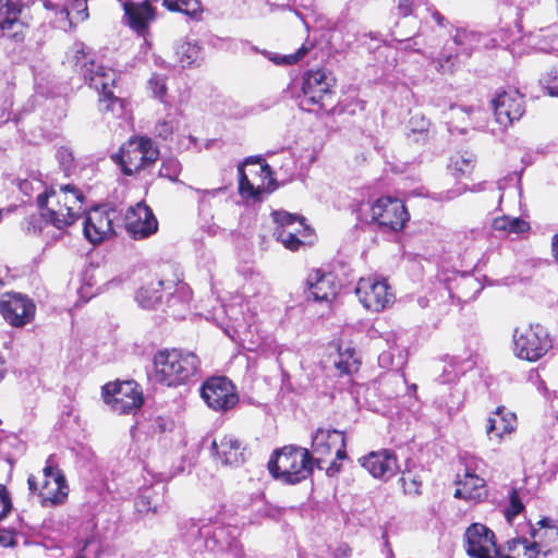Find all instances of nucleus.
Wrapping results in <instances>:
<instances>
[{"mask_svg":"<svg viewBox=\"0 0 558 558\" xmlns=\"http://www.w3.org/2000/svg\"><path fill=\"white\" fill-rule=\"evenodd\" d=\"M43 5L50 14H53L62 4L53 0H43Z\"/></svg>","mask_w":558,"mask_h":558,"instance_id":"0e129e2a","label":"nucleus"},{"mask_svg":"<svg viewBox=\"0 0 558 558\" xmlns=\"http://www.w3.org/2000/svg\"><path fill=\"white\" fill-rule=\"evenodd\" d=\"M355 294L366 310L375 313L384 311L395 301V294L387 282L374 277L361 278Z\"/></svg>","mask_w":558,"mask_h":558,"instance_id":"4468645a","label":"nucleus"},{"mask_svg":"<svg viewBox=\"0 0 558 558\" xmlns=\"http://www.w3.org/2000/svg\"><path fill=\"white\" fill-rule=\"evenodd\" d=\"M508 498L509 505L505 508L504 514L507 521L511 523L524 510V505L517 488L509 490Z\"/></svg>","mask_w":558,"mask_h":558,"instance_id":"79ce46f5","label":"nucleus"},{"mask_svg":"<svg viewBox=\"0 0 558 558\" xmlns=\"http://www.w3.org/2000/svg\"><path fill=\"white\" fill-rule=\"evenodd\" d=\"M539 84L549 96L558 97V65L547 71L541 77Z\"/></svg>","mask_w":558,"mask_h":558,"instance_id":"c03bdc74","label":"nucleus"},{"mask_svg":"<svg viewBox=\"0 0 558 558\" xmlns=\"http://www.w3.org/2000/svg\"><path fill=\"white\" fill-rule=\"evenodd\" d=\"M517 416L507 411L505 407H498L487 418L486 435L490 440L501 441L502 437L515 429Z\"/></svg>","mask_w":558,"mask_h":558,"instance_id":"cd10ccee","label":"nucleus"},{"mask_svg":"<svg viewBox=\"0 0 558 558\" xmlns=\"http://www.w3.org/2000/svg\"><path fill=\"white\" fill-rule=\"evenodd\" d=\"M458 488L454 492V497L470 501H480L485 497V480L478 474L464 473L463 477L456 481Z\"/></svg>","mask_w":558,"mask_h":558,"instance_id":"c756f323","label":"nucleus"},{"mask_svg":"<svg viewBox=\"0 0 558 558\" xmlns=\"http://www.w3.org/2000/svg\"><path fill=\"white\" fill-rule=\"evenodd\" d=\"M178 110H169L166 116L158 120L155 125L156 136L167 141L170 140L180 124Z\"/></svg>","mask_w":558,"mask_h":558,"instance_id":"e433bc0d","label":"nucleus"},{"mask_svg":"<svg viewBox=\"0 0 558 558\" xmlns=\"http://www.w3.org/2000/svg\"><path fill=\"white\" fill-rule=\"evenodd\" d=\"M335 367L340 374L349 375L352 372L357 371L359 360L355 357V350L347 348L345 350L339 349L338 359L333 362Z\"/></svg>","mask_w":558,"mask_h":558,"instance_id":"4c0bfd02","label":"nucleus"},{"mask_svg":"<svg viewBox=\"0 0 558 558\" xmlns=\"http://www.w3.org/2000/svg\"><path fill=\"white\" fill-rule=\"evenodd\" d=\"M181 172V163L177 158H167L162 160L159 169V175L167 178L170 181H178V177Z\"/></svg>","mask_w":558,"mask_h":558,"instance_id":"a18cd8bd","label":"nucleus"},{"mask_svg":"<svg viewBox=\"0 0 558 558\" xmlns=\"http://www.w3.org/2000/svg\"><path fill=\"white\" fill-rule=\"evenodd\" d=\"M464 537L466 553L472 558H495L499 554L494 532L482 523L471 524Z\"/></svg>","mask_w":558,"mask_h":558,"instance_id":"f3484780","label":"nucleus"},{"mask_svg":"<svg viewBox=\"0 0 558 558\" xmlns=\"http://www.w3.org/2000/svg\"><path fill=\"white\" fill-rule=\"evenodd\" d=\"M71 14L74 13L75 17L80 21H84L87 19V0H73L71 2V9H69Z\"/></svg>","mask_w":558,"mask_h":558,"instance_id":"4d7b16f0","label":"nucleus"},{"mask_svg":"<svg viewBox=\"0 0 558 558\" xmlns=\"http://www.w3.org/2000/svg\"><path fill=\"white\" fill-rule=\"evenodd\" d=\"M417 304L420 305L421 308H426L427 306H429V299L427 296H420L417 299Z\"/></svg>","mask_w":558,"mask_h":558,"instance_id":"338daca9","label":"nucleus"},{"mask_svg":"<svg viewBox=\"0 0 558 558\" xmlns=\"http://www.w3.org/2000/svg\"><path fill=\"white\" fill-rule=\"evenodd\" d=\"M162 292L167 293V306L173 308L174 316L187 310L191 300L190 289L182 282L150 280L136 291L135 300L143 308H154L162 299Z\"/></svg>","mask_w":558,"mask_h":558,"instance_id":"0eeeda50","label":"nucleus"},{"mask_svg":"<svg viewBox=\"0 0 558 558\" xmlns=\"http://www.w3.org/2000/svg\"><path fill=\"white\" fill-rule=\"evenodd\" d=\"M177 56L182 68L199 65L203 60L202 48L189 41L178 47Z\"/></svg>","mask_w":558,"mask_h":558,"instance_id":"f704fd0d","label":"nucleus"},{"mask_svg":"<svg viewBox=\"0 0 558 558\" xmlns=\"http://www.w3.org/2000/svg\"><path fill=\"white\" fill-rule=\"evenodd\" d=\"M84 192L74 184H60L59 191L46 187L37 196L41 216L57 229H64L76 221L84 213Z\"/></svg>","mask_w":558,"mask_h":558,"instance_id":"7ed1b4c3","label":"nucleus"},{"mask_svg":"<svg viewBox=\"0 0 558 558\" xmlns=\"http://www.w3.org/2000/svg\"><path fill=\"white\" fill-rule=\"evenodd\" d=\"M308 298L316 302L332 301L341 289V283L332 272H323L319 269L308 274L306 279Z\"/></svg>","mask_w":558,"mask_h":558,"instance_id":"5701e85b","label":"nucleus"},{"mask_svg":"<svg viewBox=\"0 0 558 558\" xmlns=\"http://www.w3.org/2000/svg\"><path fill=\"white\" fill-rule=\"evenodd\" d=\"M197 194L198 207L205 210L211 206V201L219 194L225 192V187H218L213 190H202L191 187Z\"/></svg>","mask_w":558,"mask_h":558,"instance_id":"49530a36","label":"nucleus"},{"mask_svg":"<svg viewBox=\"0 0 558 558\" xmlns=\"http://www.w3.org/2000/svg\"><path fill=\"white\" fill-rule=\"evenodd\" d=\"M429 126V121L426 120L423 116H413L409 121V136L411 134L414 136L413 141L415 142H425L427 137V131Z\"/></svg>","mask_w":558,"mask_h":558,"instance_id":"a19ab883","label":"nucleus"},{"mask_svg":"<svg viewBox=\"0 0 558 558\" xmlns=\"http://www.w3.org/2000/svg\"><path fill=\"white\" fill-rule=\"evenodd\" d=\"M159 157V150L148 137H132L119 151L111 156L125 175H133L153 165Z\"/></svg>","mask_w":558,"mask_h":558,"instance_id":"1a4fd4ad","label":"nucleus"},{"mask_svg":"<svg viewBox=\"0 0 558 558\" xmlns=\"http://www.w3.org/2000/svg\"><path fill=\"white\" fill-rule=\"evenodd\" d=\"M171 423L162 417H157L154 420L151 427L155 432L163 433L169 428Z\"/></svg>","mask_w":558,"mask_h":558,"instance_id":"052dcab7","label":"nucleus"},{"mask_svg":"<svg viewBox=\"0 0 558 558\" xmlns=\"http://www.w3.org/2000/svg\"><path fill=\"white\" fill-rule=\"evenodd\" d=\"M514 354L526 361L535 362L553 347L548 330L541 324L518 327L513 331Z\"/></svg>","mask_w":558,"mask_h":558,"instance_id":"9b49d317","label":"nucleus"},{"mask_svg":"<svg viewBox=\"0 0 558 558\" xmlns=\"http://www.w3.org/2000/svg\"><path fill=\"white\" fill-rule=\"evenodd\" d=\"M468 189L465 186H458L453 190H449L445 193H440L439 194V197L437 199L439 201H451L458 196H460L461 194H463L464 192H466Z\"/></svg>","mask_w":558,"mask_h":558,"instance_id":"bf43d9fd","label":"nucleus"},{"mask_svg":"<svg viewBox=\"0 0 558 558\" xmlns=\"http://www.w3.org/2000/svg\"><path fill=\"white\" fill-rule=\"evenodd\" d=\"M551 251H553L555 260L558 263V232L553 236Z\"/></svg>","mask_w":558,"mask_h":558,"instance_id":"69168bd1","label":"nucleus"},{"mask_svg":"<svg viewBox=\"0 0 558 558\" xmlns=\"http://www.w3.org/2000/svg\"><path fill=\"white\" fill-rule=\"evenodd\" d=\"M84 214L83 233L92 244H100L116 234L114 221L118 219L119 213L114 208L100 205Z\"/></svg>","mask_w":558,"mask_h":558,"instance_id":"ddd939ff","label":"nucleus"},{"mask_svg":"<svg viewBox=\"0 0 558 558\" xmlns=\"http://www.w3.org/2000/svg\"><path fill=\"white\" fill-rule=\"evenodd\" d=\"M73 63L75 70L83 76L85 83L99 94L100 111L121 117L124 112L125 100L116 95L118 74L114 70L96 64L88 58V51L83 43L74 45Z\"/></svg>","mask_w":558,"mask_h":558,"instance_id":"f257e3e1","label":"nucleus"},{"mask_svg":"<svg viewBox=\"0 0 558 558\" xmlns=\"http://www.w3.org/2000/svg\"><path fill=\"white\" fill-rule=\"evenodd\" d=\"M12 509L11 498L4 485L0 484V520Z\"/></svg>","mask_w":558,"mask_h":558,"instance_id":"6e6d98bb","label":"nucleus"},{"mask_svg":"<svg viewBox=\"0 0 558 558\" xmlns=\"http://www.w3.org/2000/svg\"><path fill=\"white\" fill-rule=\"evenodd\" d=\"M23 9L24 3L21 0H0V32L3 36L16 38L22 32Z\"/></svg>","mask_w":558,"mask_h":558,"instance_id":"393cba45","label":"nucleus"},{"mask_svg":"<svg viewBox=\"0 0 558 558\" xmlns=\"http://www.w3.org/2000/svg\"><path fill=\"white\" fill-rule=\"evenodd\" d=\"M361 465L375 478L387 481L399 471L397 456L393 451L383 449L372 451L360 459Z\"/></svg>","mask_w":558,"mask_h":558,"instance_id":"4be33fe9","label":"nucleus"},{"mask_svg":"<svg viewBox=\"0 0 558 558\" xmlns=\"http://www.w3.org/2000/svg\"><path fill=\"white\" fill-rule=\"evenodd\" d=\"M104 401L119 414H130L143 405V395L134 380L108 383L102 387Z\"/></svg>","mask_w":558,"mask_h":558,"instance_id":"f8f14e48","label":"nucleus"},{"mask_svg":"<svg viewBox=\"0 0 558 558\" xmlns=\"http://www.w3.org/2000/svg\"><path fill=\"white\" fill-rule=\"evenodd\" d=\"M308 49L305 46L299 48L294 53L284 54V56H275L270 58L276 64H294L301 59L305 57Z\"/></svg>","mask_w":558,"mask_h":558,"instance_id":"8fccbe9b","label":"nucleus"},{"mask_svg":"<svg viewBox=\"0 0 558 558\" xmlns=\"http://www.w3.org/2000/svg\"><path fill=\"white\" fill-rule=\"evenodd\" d=\"M148 84L154 95L163 101V96L166 95L167 90L165 77L158 74H154L149 78Z\"/></svg>","mask_w":558,"mask_h":558,"instance_id":"603ef678","label":"nucleus"},{"mask_svg":"<svg viewBox=\"0 0 558 558\" xmlns=\"http://www.w3.org/2000/svg\"><path fill=\"white\" fill-rule=\"evenodd\" d=\"M340 460L337 459V457L330 462V464L326 468V474L329 477H332L337 475L341 470V464L339 462Z\"/></svg>","mask_w":558,"mask_h":558,"instance_id":"e2e57ef3","label":"nucleus"},{"mask_svg":"<svg viewBox=\"0 0 558 558\" xmlns=\"http://www.w3.org/2000/svg\"><path fill=\"white\" fill-rule=\"evenodd\" d=\"M444 283L439 282L440 296L447 299L457 298L459 301L468 302L475 299L482 291L483 286L471 274H454L451 278L444 279Z\"/></svg>","mask_w":558,"mask_h":558,"instance_id":"6ab92c4d","label":"nucleus"},{"mask_svg":"<svg viewBox=\"0 0 558 558\" xmlns=\"http://www.w3.org/2000/svg\"><path fill=\"white\" fill-rule=\"evenodd\" d=\"M428 11L430 12L432 19L436 22V24L440 27H446L448 22L446 17L436 9L429 8Z\"/></svg>","mask_w":558,"mask_h":558,"instance_id":"680f3d73","label":"nucleus"},{"mask_svg":"<svg viewBox=\"0 0 558 558\" xmlns=\"http://www.w3.org/2000/svg\"><path fill=\"white\" fill-rule=\"evenodd\" d=\"M335 84L336 78L326 69L305 72L302 76L301 109L308 112L326 109L331 105Z\"/></svg>","mask_w":558,"mask_h":558,"instance_id":"6e6552de","label":"nucleus"},{"mask_svg":"<svg viewBox=\"0 0 558 558\" xmlns=\"http://www.w3.org/2000/svg\"><path fill=\"white\" fill-rule=\"evenodd\" d=\"M32 185V182L27 181V180H24L21 184H20V189L22 192L24 193H28V189L29 186Z\"/></svg>","mask_w":558,"mask_h":558,"instance_id":"774afa93","label":"nucleus"},{"mask_svg":"<svg viewBox=\"0 0 558 558\" xmlns=\"http://www.w3.org/2000/svg\"><path fill=\"white\" fill-rule=\"evenodd\" d=\"M452 39L460 53L469 58L473 49L480 44L481 35L474 31L457 28Z\"/></svg>","mask_w":558,"mask_h":558,"instance_id":"72a5a7b5","label":"nucleus"},{"mask_svg":"<svg viewBox=\"0 0 558 558\" xmlns=\"http://www.w3.org/2000/svg\"><path fill=\"white\" fill-rule=\"evenodd\" d=\"M356 215L360 221L376 225L383 232L402 230L410 218L403 202L390 196L379 197L373 203H361Z\"/></svg>","mask_w":558,"mask_h":558,"instance_id":"39448f33","label":"nucleus"},{"mask_svg":"<svg viewBox=\"0 0 558 558\" xmlns=\"http://www.w3.org/2000/svg\"><path fill=\"white\" fill-rule=\"evenodd\" d=\"M537 527H532V544L546 556L558 546V526L553 519L542 518Z\"/></svg>","mask_w":558,"mask_h":558,"instance_id":"bb28decb","label":"nucleus"},{"mask_svg":"<svg viewBox=\"0 0 558 558\" xmlns=\"http://www.w3.org/2000/svg\"><path fill=\"white\" fill-rule=\"evenodd\" d=\"M201 396L206 404L215 411H228L239 402L234 385L223 376L208 378L202 385Z\"/></svg>","mask_w":558,"mask_h":558,"instance_id":"2eb2a0df","label":"nucleus"},{"mask_svg":"<svg viewBox=\"0 0 558 558\" xmlns=\"http://www.w3.org/2000/svg\"><path fill=\"white\" fill-rule=\"evenodd\" d=\"M458 54L440 52L439 56L434 60L435 68L441 73H452L456 69V60Z\"/></svg>","mask_w":558,"mask_h":558,"instance_id":"de8ad7c7","label":"nucleus"},{"mask_svg":"<svg viewBox=\"0 0 558 558\" xmlns=\"http://www.w3.org/2000/svg\"><path fill=\"white\" fill-rule=\"evenodd\" d=\"M515 550L517 554L512 556L513 558H537L542 554L535 545L527 543L526 539L519 541Z\"/></svg>","mask_w":558,"mask_h":558,"instance_id":"09e8293b","label":"nucleus"},{"mask_svg":"<svg viewBox=\"0 0 558 558\" xmlns=\"http://www.w3.org/2000/svg\"><path fill=\"white\" fill-rule=\"evenodd\" d=\"M71 12L66 5H61L53 14L50 16V23L54 28L62 29L64 32L71 29L72 27V17L70 16Z\"/></svg>","mask_w":558,"mask_h":558,"instance_id":"37998d69","label":"nucleus"},{"mask_svg":"<svg viewBox=\"0 0 558 558\" xmlns=\"http://www.w3.org/2000/svg\"><path fill=\"white\" fill-rule=\"evenodd\" d=\"M465 472L470 474H477V472H482L485 468V462L475 456H466L464 458Z\"/></svg>","mask_w":558,"mask_h":558,"instance_id":"864d4df0","label":"nucleus"},{"mask_svg":"<svg viewBox=\"0 0 558 558\" xmlns=\"http://www.w3.org/2000/svg\"><path fill=\"white\" fill-rule=\"evenodd\" d=\"M274 236L276 240L282 245L290 250V251H298L301 246L305 245L307 243V240L302 239L299 235H295L294 233L290 231H284L282 228H275L274 230ZM311 241H308L310 243Z\"/></svg>","mask_w":558,"mask_h":558,"instance_id":"58836bf2","label":"nucleus"},{"mask_svg":"<svg viewBox=\"0 0 558 558\" xmlns=\"http://www.w3.org/2000/svg\"><path fill=\"white\" fill-rule=\"evenodd\" d=\"M125 229L132 239L143 240L157 232L158 221L146 204L137 203L126 211Z\"/></svg>","mask_w":558,"mask_h":558,"instance_id":"aec40b11","label":"nucleus"},{"mask_svg":"<svg viewBox=\"0 0 558 558\" xmlns=\"http://www.w3.org/2000/svg\"><path fill=\"white\" fill-rule=\"evenodd\" d=\"M270 474L286 484H298L313 472V458L305 448L286 446L275 451L268 462Z\"/></svg>","mask_w":558,"mask_h":558,"instance_id":"423d86ee","label":"nucleus"},{"mask_svg":"<svg viewBox=\"0 0 558 558\" xmlns=\"http://www.w3.org/2000/svg\"><path fill=\"white\" fill-rule=\"evenodd\" d=\"M475 365L476 361L472 354H468L466 356L454 355L449 364V368H445V374L440 381L442 384L450 381L451 378H445L446 375L453 374V377L457 378L473 369Z\"/></svg>","mask_w":558,"mask_h":558,"instance_id":"c9c22d12","label":"nucleus"},{"mask_svg":"<svg viewBox=\"0 0 558 558\" xmlns=\"http://www.w3.org/2000/svg\"><path fill=\"white\" fill-rule=\"evenodd\" d=\"M183 530V541L195 551L206 549L211 553H229L233 558L244 557L239 542L240 529L236 525L189 520Z\"/></svg>","mask_w":558,"mask_h":558,"instance_id":"f03ea898","label":"nucleus"},{"mask_svg":"<svg viewBox=\"0 0 558 558\" xmlns=\"http://www.w3.org/2000/svg\"><path fill=\"white\" fill-rule=\"evenodd\" d=\"M474 167L473 155H458L451 158L450 169L456 178L471 173Z\"/></svg>","mask_w":558,"mask_h":558,"instance_id":"ea45409f","label":"nucleus"},{"mask_svg":"<svg viewBox=\"0 0 558 558\" xmlns=\"http://www.w3.org/2000/svg\"><path fill=\"white\" fill-rule=\"evenodd\" d=\"M312 449L317 456L315 459L317 468L323 469V458L335 452L338 460L348 458L345 450V437L337 429L318 428L312 437Z\"/></svg>","mask_w":558,"mask_h":558,"instance_id":"a211bd4d","label":"nucleus"},{"mask_svg":"<svg viewBox=\"0 0 558 558\" xmlns=\"http://www.w3.org/2000/svg\"><path fill=\"white\" fill-rule=\"evenodd\" d=\"M256 166L258 170H256V174L259 173L260 177L265 179H269V184L272 182L271 177V169L268 165H263L259 162L258 158L248 157L245 159V161L238 167L239 172V193L244 198H251L254 201L260 199V195L265 191L264 183L263 184H255L253 181H251L245 172L246 166Z\"/></svg>","mask_w":558,"mask_h":558,"instance_id":"b1692460","label":"nucleus"},{"mask_svg":"<svg viewBox=\"0 0 558 558\" xmlns=\"http://www.w3.org/2000/svg\"><path fill=\"white\" fill-rule=\"evenodd\" d=\"M492 229L498 232L500 236H507L509 234H523L530 230L527 221L520 217H510L502 215L496 217L492 221Z\"/></svg>","mask_w":558,"mask_h":558,"instance_id":"2f4dec72","label":"nucleus"},{"mask_svg":"<svg viewBox=\"0 0 558 558\" xmlns=\"http://www.w3.org/2000/svg\"><path fill=\"white\" fill-rule=\"evenodd\" d=\"M490 104L495 120L502 129L520 120L525 111L523 96L515 89L497 93Z\"/></svg>","mask_w":558,"mask_h":558,"instance_id":"dca6fc26","label":"nucleus"},{"mask_svg":"<svg viewBox=\"0 0 558 558\" xmlns=\"http://www.w3.org/2000/svg\"><path fill=\"white\" fill-rule=\"evenodd\" d=\"M400 482L402 483V487L405 494L409 495H418L420 488L422 486V481L416 476H407L403 474V476L400 478Z\"/></svg>","mask_w":558,"mask_h":558,"instance_id":"3c124183","label":"nucleus"},{"mask_svg":"<svg viewBox=\"0 0 558 558\" xmlns=\"http://www.w3.org/2000/svg\"><path fill=\"white\" fill-rule=\"evenodd\" d=\"M165 485L157 484L150 488L142 490L135 500V508L140 513L151 512L154 514L163 513L168 509L166 501Z\"/></svg>","mask_w":558,"mask_h":558,"instance_id":"c85d7f7f","label":"nucleus"},{"mask_svg":"<svg viewBox=\"0 0 558 558\" xmlns=\"http://www.w3.org/2000/svg\"><path fill=\"white\" fill-rule=\"evenodd\" d=\"M155 379L167 387L187 384L199 369L198 356L182 349H163L154 355Z\"/></svg>","mask_w":558,"mask_h":558,"instance_id":"20e7f679","label":"nucleus"},{"mask_svg":"<svg viewBox=\"0 0 558 558\" xmlns=\"http://www.w3.org/2000/svg\"><path fill=\"white\" fill-rule=\"evenodd\" d=\"M416 39H417L416 36L408 37V38H404V39L393 38V40H396L399 44L403 45L402 49L418 52L420 48H418V43H417Z\"/></svg>","mask_w":558,"mask_h":558,"instance_id":"13d9d810","label":"nucleus"},{"mask_svg":"<svg viewBox=\"0 0 558 558\" xmlns=\"http://www.w3.org/2000/svg\"><path fill=\"white\" fill-rule=\"evenodd\" d=\"M216 456L226 465L239 466L245 461L246 449L234 435H225L213 441Z\"/></svg>","mask_w":558,"mask_h":558,"instance_id":"a878e982","label":"nucleus"},{"mask_svg":"<svg viewBox=\"0 0 558 558\" xmlns=\"http://www.w3.org/2000/svg\"><path fill=\"white\" fill-rule=\"evenodd\" d=\"M57 159L60 162V166L63 168L64 171H69L73 166V154L70 148L68 147H60L57 150Z\"/></svg>","mask_w":558,"mask_h":558,"instance_id":"5fc2aeb1","label":"nucleus"},{"mask_svg":"<svg viewBox=\"0 0 558 558\" xmlns=\"http://www.w3.org/2000/svg\"><path fill=\"white\" fill-rule=\"evenodd\" d=\"M407 363L405 351L396 343L389 345L378 355V364L381 368L401 371Z\"/></svg>","mask_w":558,"mask_h":558,"instance_id":"473e14b6","label":"nucleus"},{"mask_svg":"<svg viewBox=\"0 0 558 558\" xmlns=\"http://www.w3.org/2000/svg\"><path fill=\"white\" fill-rule=\"evenodd\" d=\"M272 217L277 228H282L284 231H290L295 235L310 241L308 238L312 236V229L305 223V219L303 217L295 216L283 210L275 211Z\"/></svg>","mask_w":558,"mask_h":558,"instance_id":"7c9ffc66","label":"nucleus"},{"mask_svg":"<svg viewBox=\"0 0 558 558\" xmlns=\"http://www.w3.org/2000/svg\"><path fill=\"white\" fill-rule=\"evenodd\" d=\"M0 308L4 319L14 327L25 326L35 315V304L21 293H8L0 302Z\"/></svg>","mask_w":558,"mask_h":558,"instance_id":"412c9836","label":"nucleus"},{"mask_svg":"<svg viewBox=\"0 0 558 558\" xmlns=\"http://www.w3.org/2000/svg\"><path fill=\"white\" fill-rule=\"evenodd\" d=\"M27 484L29 492L38 494L44 506L60 504L68 495L65 477L58 469L54 454L47 458L41 480L38 481L36 476L29 475Z\"/></svg>","mask_w":558,"mask_h":558,"instance_id":"9d476101","label":"nucleus"}]
</instances>
